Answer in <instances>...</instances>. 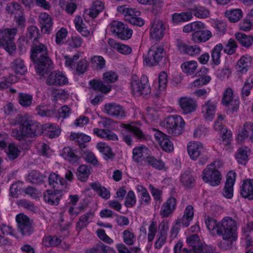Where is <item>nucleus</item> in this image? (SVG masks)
<instances>
[{
    "mask_svg": "<svg viewBox=\"0 0 253 253\" xmlns=\"http://www.w3.org/2000/svg\"><path fill=\"white\" fill-rule=\"evenodd\" d=\"M205 223L211 234H217L222 236L223 241L219 245L221 249H230L233 242L237 240L236 222L232 218L227 216L217 222L213 218L207 216H205Z\"/></svg>",
    "mask_w": 253,
    "mask_h": 253,
    "instance_id": "1",
    "label": "nucleus"
},
{
    "mask_svg": "<svg viewBox=\"0 0 253 253\" xmlns=\"http://www.w3.org/2000/svg\"><path fill=\"white\" fill-rule=\"evenodd\" d=\"M11 123L14 126L19 125L20 130L15 127L12 129L11 131L12 136L18 140H21L25 136H36L42 133L41 126L33 122L27 115H18Z\"/></svg>",
    "mask_w": 253,
    "mask_h": 253,
    "instance_id": "2",
    "label": "nucleus"
},
{
    "mask_svg": "<svg viewBox=\"0 0 253 253\" xmlns=\"http://www.w3.org/2000/svg\"><path fill=\"white\" fill-rule=\"evenodd\" d=\"M31 58L36 64L37 73L43 76L51 68L53 62L47 56V48L44 44H39L31 50Z\"/></svg>",
    "mask_w": 253,
    "mask_h": 253,
    "instance_id": "3",
    "label": "nucleus"
},
{
    "mask_svg": "<svg viewBox=\"0 0 253 253\" xmlns=\"http://www.w3.org/2000/svg\"><path fill=\"white\" fill-rule=\"evenodd\" d=\"M222 165V163L220 160H215L207 165L201 175L203 181L212 187L220 185L222 175L217 169L220 168Z\"/></svg>",
    "mask_w": 253,
    "mask_h": 253,
    "instance_id": "4",
    "label": "nucleus"
},
{
    "mask_svg": "<svg viewBox=\"0 0 253 253\" xmlns=\"http://www.w3.org/2000/svg\"><path fill=\"white\" fill-rule=\"evenodd\" d=\"M185 122L179 115H171L166 118L162 122V126L169 134L178 135L182 133L185 126Z\"/></svg>",
    "mask_w": 253,
    "mask_h": 253,
    "instance_id": "5",
    "label": "nucleus"
},
{
    "mask_svg": "<svg viewBox=\"0 0 253 253\" xmlns=\"http://www.w3.org/2000/svg\"><path fill=\"white\" fill-rule=\"evenodd\" d=\"M17 31L15 28L0 30V45L9 54L14 53L16 49L14 40Z\"/></svg>",
    "mask_w": 253,
    "mask_h": 253,
    "instance_id": "6",
    "label": "nucleus"
},
{
    "mask_svg": "<svg viewBox=\"0 0 253 253\" xmlns=\"http://www.w3.org/2000/svg\"><path fill=\"white\" fill-rule=\"evenodd\" d=\"M117 11L118 13L123 14L126 20L131 24L141 27L145 24V21L142 18L138 17L140 15V12L135 8L123 5L118 6Z\"/></svg>",
    "mask_w": 253,
    "mask_h": 253,
    "instance_id": "7",
    "label": "nucleus"
},
{
    "mask_svg": "<svg viewBox=\"0 0 253 253\" xmlns=\"http://www.w3.org/2000/svg\"><path fill=\"white\" fill-rule=\"evenodd\" d=\"M129 87L132 94L135 96L141 94L146 95L151 91V88L148 84V80L144 77L142 80L136 75H132L130 79Z\"/></svg>",
    "mask_w": 253,
    "mask_h": 253,
    "instance_id": "8",
    "label": "nucleus"
},
{
    "mask_svg": "<svg viewBox=\"0 0 253 253\" xmlns=\"http://www.w3.org/2000/svg\"><path fill=\"white\" fill-rule=\"evenodd\" d=\"M165 55L163 46L156 44L151 47L147 56L144 58V62L147 66H156L162 60Z\"/></svg>",
    "mask_w": 253,
    "mask_h": 253,
    "instance_id": "9",
    "label": "nucleus"
},
{
    "mask_svg": "<svg viewBox=\"0 0 253 253\" xmlns=\"http://www.w3.org/2000/svg\"><path fill=\"white\" fill-rule=\"evenodd\" d=\"M188 154L192 160L196 161L199 158H203L204 161L200 160L201 163H205L208 158L205 157L206 153V148L204 144L199 141H191L188 143L187 146Z\"/></svg>",
    "mask_w": 253,
    "mask_h": 253,
    "instance_id": "10",
    "label": "nucleus"
},
{
    "mask_svg": "<svg viewBox=\"0 0 253 253\" xmlns=\"http://www.w3.org/2000/svg\"><path fill=\"white\" fill-rule=\"evenodd\" d=\"M222 103L229 110L234 112L239 109L240 101L238 98H234L232 89L228 88L223 94Z\"/></svg>",
    "mask_w": 253,
    "mask_h": 253,
    "instance_id": "11",
    "label": "nucleus"
},
{
    "mask_svg": "<svg viewBox=\"0 0 253 253\" xmlns=\"http://www.w3.org/2000/svg\"><path fill=\"white\" fill-rule=\"evenodd\" d=\"M46 83L50 85L62 86L68 84V79L64 73L56 71L47 76Z\"/></svg>",
    "mask_w": 253,
    "mask_h": 253,
    "instance_id": "12",
    "label": "nucleus"
},
{
    "mask_svg": "<svg viewBox=\"0 0 253 253\" xmlns=\"http://www.w3.org/2000/svg\"><path fill=\"white\" fill-rule=\"evenodd\" d=\"M178 105L184 114H189L194 112L197 108L196 100L191 97L184 96L178 100Z\"/></svg>",
    "mask_w": 253,
    "mask_h": 253,
    "instance_id": "13",
    "label": "nucleus"
},
{
    "mask_svg": "<svg viewBox=\"0 0 253 253\" xmlns=\"http://www.w3.org/2000/svg\"><path fill=\"white\" fill-rule=\"evenodd\" d=\"M166 27L161 20H156L151 24L150 29V37L155 41L162 39L165 33Z\"/></svg>",
    "mask_w": 253,
    "mask_h": 253,
    "instance_id": "14",
    "label": "nucleus"
},
{
    "mask_svg": "<svg viewBox=\"0 0 253 253\" xmlns=\"http://www.w3.org/2000/svg\"><path fill=\"white\" fill-rule=\"evenodd\" d=\"M16 220L18 229L23 235H29L32 232L31 223L27 216L20 213L16 216Z\"/></svg>",
    "mask_w": 253,
    "mask_h": 253,
    "instance_id": "15",
    "label": "nucleus"
},
{
    "mask_svg": "<svg viewBox=\"0 0 253 253\" xmlns=\"http://www.w3.org/2000/svg\"><path fill=\"white\" fill-rule=\"evenodd\" d=\"M121 126L125 129L126 131L123 133V139L128 145H131L132 140L131 135L128 134V133L133 134L139 137L142 135V131L134 123L127 125L123 124L121 125Z\"/></svg>",
    "mask_w": 253,
    "mask_h": 253,
    "instance_id": "16",
    "label": "nucleus"
},
{
    "mask_svg": "<svg viewBox=\"0 0 253 253\" xmlns=\"http://www.w3.org/2000/svg\"><path fill=\"white\" fill-rule=\"evenodd\" d=\"M154 137L156 142L164 151L170 152L173 150L172 142L169 137L163 132L155 130Z\"/></svg>",
    "mask_w": 253,
    "mask_h": 253,
    "instance_id": "17",
    "label": "nucleus"
},
{
    "mask_svg": "<svg viewBox=\"0 0 253 253\" xmlns=\"http://www.w3.org/2000/svg\"><path fill=\"white\" fill-rule=\"evenodd\" d=\"M194 208L191 205H188L184 211L183 216L178 218L175 221V224L181 227H188L194 217Z\"/></svg>",
    "mask_w": 253,
    "mask_h": 253,
    "instance_id": "18",
    "label": "nucleus"
},
{
    "mask_svg": "<svg viewBox=\"0 0 253 253\" xmlns=\"http://www.w3.org/2000/svg\"><path fill=\"white\" fill-rule=\"evenodd\" d=\"M39 21L42 32L43 34H50L52 30L53 25V22L51 17L47 13H41L39 16Z\"/></svg>",
    "mask_w": 253,
    "mask_h": 253,
    "instance_id": "19",
    "label": "nucleus"
},
{
    "mask_svg": "<svg viewBox=\"0 0 253 253\" xmlns=\"http://www.w3.org/2000/svg\"><path fill=\"white\" fill-rule=\"evenodd\" d=\"M177 205V201L175 198L170 197L161 207L160 215L162 217H168L171 216L175 211Z\"/></svg>",
    "mask_w": 253,
    "mask_h": 253,
    "instance_id": "20",
    "label": "nucleus"
},
{
    "mask_svg": "<svg viewBox=\"0 0 253 253\" xmlns=\"http://www.w3.org/2000/svg\"><path fill=\"white\" fill-rule=\"evenodd\" d=\"M212 37V33L211 30L204 29L193 32L191 40L194 43H200L208 41Z\"/></svg>",
    "mask_w": 253,
    "mask_h": 253,
    "instance_id": "21",
    "label": "nucleus"
},
{
    "mask_svg": "<svg viewBox=\"0 0 253 253\" xmlns=\"http://www.w3.org/2000/svg\"><path fill=\"white\" fill-rule=\"evenodd\" d=\"M216 108V103L209 100L202 106V113L203 117L207 121H211L214 117Z\"/></svg>",
    "mask_w": 253,
    "mask_h": 253,
    "instance_id": "22",
    "label": "nucleus"
},
{
    "mask_svg": "<svg viewBox=\"0 0 253 253\" xmlns=\"http://www.w3.org/2000/svg\"><path fill=\"white\" fill-rule=\"evenodd\" d=\"M253 61V57L248 54L242 56L237 61L236 68L240 74H243L247 72Z\"/></svg>",
    "mask_w": 253,
    "mask_h": 253,
    "instance_id": "23",
    "label": "nucleus"
},
{
    "mask_svg": "<svg viewBox=\"0 0 253 253\" xmlns=\"http://www.w3.org/2000/svg\"><path fill=\"white\" fill-rule=\"evenodd\" d=\"M240 194L244 198L253 200V179L248 178L243 181Z\"/></svg>",
    "mask_w": 253,
    "mask_h": 253,
    "instance_id": "24",
    "label": "nucleus"
},
{
    "mask_svg": "<svg viewBox=\"0 0 253 253\" xmlns=\"http://www.w3.org/2000/svg\"><path fill=\"white\" fill-rule=\"evenodd\" d=\"M104 111L107 114L121 119L125 116L124 110L122 108L116 104L109 103L104 106Z\"/></svg>",
    "mask_w": 253,
    "mask_h": 253,
    "instance_id": "25",
    "label": "nucleus"
},
{
    "mask_svg": "<svg viewBox=\"0 0 253 253\" xmlns=\"http://www.w3.org/2000/svg\"><path fill=\"white\" fill-rule=\"evenodd\" d=\"M61 196L62 192L60 190H47L44 192L43 198L44 201L49 204L57 205Z\"/></svg>",
    "mask_w": 253,
    "mask_h": 253,
    "instance_id": "26",
    "label": "nucleus"
},
{
    "mask_svg": "<svg viewBox=\"0 0 253 253\" xmlns=\"http://www.w3.org/2000/svg\"><path fill=\"white\" fill-rule=\"evenodd\" d=\"M192 18V14L189 10L186 12L173 13L171 16V21L174 25H180L191 20Z\"/></svg>",
    "mask_w": 253,
    "mask_h": 253,
    "instance_id": "27",
    "label": "nucleus"
},
{
    "mask_svg": "<svg viewBox=\"0 0 253 253\" xmlns=\"http://www.w3.org/2000/svg\"><path fill=\"white\" fill-rule=\"evenodd\" d=\"M251 132H253V125L250 122L245 123L243 126L241 127L236 136L237 140L242 143L248 138Z\"/></svg>",
    "mask_w": 253,
    "mask_h": 253,
    "instance_id": "28",
    "label": "nucleus"
},
{
    "mask_svg": "<svg viewBox=\"0 0 253 253\" xmlns=\"http://www.w3.org/2000/svg\"><path fill=\"white\" fill-rule=\"evenodd\" d=\"M104 8V3L101 1L97 0L93 2L89 8L85 9L84 14L88 15L92 18H95Z\"/></svg>",
    "mask_w": 253,
    "mask_h": 253,
    "instance_id": "29",
    "label": "nucleus"
},
{
    "mask_svg": "<svg viewBox=\"0 0 253 253\" xmlns=\"http://www.w3.org/2000/svg\"><path fill=\"white\" fill-rule=\"evenodd\" d=\"M93 133L97 137L102 139L113 141L118 139L117 134L109 130L96 127L93 129Z\"/></svg>",
    "mask_w": 253,
    "mask_h": 253,
    "instance_id": "30",
    "label": "nucleus"
},
{
    "mask_svg": "<svg viewBox=\"0 0 253 253\" xmlns=\"http://www.w3.org/2000/svg\"><path fill=\"white\" fill-rule=\"evenodd\" d=\"M149 152L148 148L144 145L136 146L132 151V159L136 162H140L143 157L149 154Z\"/></svg>",
    "mask_w": 253,
    "mask_h": 253,
    "instance_id": "31",
    "label": "nucleus"
},
{
    "mask_svg": "<svg viewBox=\"0 0 253 253\" xmlns=\"http://www.w3.org/2000/svg\"><path fill=\"white\" fill-rule=\"evenodd\" d=\"M250 150L247 147L239 148L236 154L235 159L237 162L241 165H245L249 160Z\"/></svg>",
    "mask_w": 253,
    "mask_h": 253,
    "instance_id": "32",
    "label": "nucleus"
},
{
    "mask_svg": "<svg viewBox=\"0 0 253 253\" xmlns=\"http://www.w3.org/2000/svg\"><path fill=\"white\" fill-rule=\"evenodd\" d=\"M77 30L84 37H88L93 34V32L88 30L84 23L82 18L80 16H76L74 20Z\"/></svg>",
    "mask_w": 253,
    "mask_h": 253,
    "instance_id": "33",
    "label": "nucleus"
},
{
    "mask_svg": "<svg viewBox=\"0 0 253 253\" xmlns=\"http://www.w3.org/2000/svg\"><path fill=\"white\" fill-rule=\"evenodd\" d=\"M168 75L165 72H161L158 77V81L154 83L153 87L157 90V95L160 93V92L164 90L166 87L168 82Z\"/></svg>",
    "mask_w": 253,
    "mask_h": 253,
    "instance_id": "34",
    "label": "nucleus"
},
{
    "mask_svg": "<svg viewBox=\"0 0 253 253\" xmlns=\"http://www.w3.org/2000/svg\"><path fill=\"white\" fill-rule=\"evenodd\" d=\"M189 10L192 15H194L199 19H205L208 18L210 14V11L208 9L201 5H195Z\"/></svg>",
    "mask_w": 253,
    "mask_h": 253,
    "instance_id": "35",
    "label": "nucleus"
},
{
    "mask_svg": "<svg viewBox=\"0 0 253 253\" xmlns=\"http://www.w3.org/2000/svg\"><path fill=\"white\" fill-rule=\"evenodd\" d=\"M182 71L187 75L194 74L197 70L198 64L195 60L186 61L181 65Z\"/></svg>",
    "mask_w": 253,
    "mask_h": 253,
    "instance_id": "36",
    "label": "nucleus"
},
{
    "mask_svg": "<svg viewBox=\"0 0 253 253\" xmlns=\"http://www.w3.org/2000/svg\"><path fill=\"white\" fill-rule=\"evenodd\" d=\"M206 25L199 21L189 23L183 27L182 31L185 33H189L192 32H195L196 30H200L206 29Z\"/></svg>",
    "mask_w": 253,
    "mask_h": 253,
    "instance_id": "37",
    "label": "nucleus"
},
{
    "mask_svg": "<svg viewBox=\"0 0 253 253\" xmlns=\"http://www.w3.org/2000/svg\"><path fill=\"white\" fill-rule=\"evenodd\" d=\"M186 242L191 247L193 251L197 253L200 252L202 249V243L199 237L196 234H193L187 237Z\"/></svg>",
    "mask_w": 253,
    "mask_h": 253,
    "instance_id": "38",
    "label": "nucleus"
},
{
    "mask_svg": "<svg viewBox=\"0 0 253 253\" xmlns=\"http://www.w3.org/2000/svg\"><path fill=\"white\" fill-rule=\"evenodd\" d=\"M96 149L103 155L106 160L112 159L114 157L113 152L110 147L105 142H100L96 145Z\"/></svg>",
    "mask_w": 253,
    "mask_h": 253,
    "instance_id": "39",
    "label": "nucleus"
},
{
    "mask_svg": "<svg viewBox=\"0 0 253 253\" xmlns=\"http://www.w3.org/2000/svg\"><path fill=\"white\" fill-rule=\"evenodd\" d=\"M81 53L78 52L72 57L67 55H64L63 60L65 66L69 70H75L76 62L81 57Z\"/></svg>",
    "mask_w": 253,
    "mask_h": 253,
    "instance_id": "40",
    "label": "nucleus"
},
{
    "mask_svg": "<svg viewBox=\"0 0 253 253\" xmlns=\"http://www.w3.org/2000/svg\"><path fill=\"white\" fill-rule=\"evenodd\" d=\"M234 36L239 42L245 47H249L253 43V37L252 36L241 32L235 34Z\"/></svg>",
    "mask_w": 253,
    "mask_h": 253,
    "instance_id": "41",
    "label": "nucleus"
},
{
    "mask_svg": "<svg viewBox=\"0 0 253 253\" xmlns=\"http://www.w3.org/2000/svg\"><path fill=\"white\" fill-rule=\"evenodd\" d=\"M90 186L102 198L108 199L110 197V191L105 187L102 186L97 183H91Z\"/></svg>",
    "mask_w": 253,
    "mask_h": 253,
    "instance_id": "42",
    "label": "nucleus"
},
{
    "mask_svg": "<svg viewBox=\"0 0 253 253\" xmlns=\"http://www.w3.org/2000/svg\"><path fill=\"white\" fill-rule=\"evenodd\" d=\"M223 48L222 44L218 43L213 47L211 50V59L213 63L215 65H218L220 63L221 52Z\"/></svg>",
    "mask_w": 253,
    "mask_h": 253,
    "instance_id": "43",
    "label": "nucleus"
},
{
    "mask_svg": "<svg viewBox=\"0 0 253 253\" xmlns=\"http://www.w3.org/2000/svg\"><path fill=\"white\" fill-rule=\"evenodd\" d=\"M225 16L233 23L238 21L243 16V13L240 9L227 10L225 12Z\"/></svg>",
    "mask_w": 253,
    "mask_h": 253,
    "instance_id": "44",
    "label": "nucleus"
},
{
    "mask_svg": "<svg viewBox=\"0 0 253 253\" xmlns=\"http://www.w3.org/2000/svg\"><path fill=\"white\" fill-rule=\"evenodd\" d=\"M89 84L91 88L102 93H107L111 90L110 86L104 85L100 81L91 80Z\"/></svg>",
    "mask_w": 253,
    "mask_h": 253,
    "instance_id": "45",
    "label": "nucleus"
},
{
    "mask_svg": "<svg viewBox=\"0 0 253 253\" xmlns=\"http://www.w3.org/2000/svg\"><path fill=\"white\" fill-rule=\"evenodd\" d=\"M211 26L215 30L219 35H223L226 32L227 25L225 22L222 20L217 19L211 20Z\"/></svg>",
    "mask_w": 253,
    "mask_h": 253,
    "instance_id": "46",
    "label": "nucleus"
},
{
    "mask_svg": "<svg viewBox=\"0 0 253 253\" xmlns=\"http://www.w3.org/2000/svg\"><path fill=\"white\" fill-rule=\"evenodd\" d=\"M136 190L140 198V202L141 204H148L151 201V197L146 188L141 185L136 187Z\"/></svg>",
    "mask_w": 253,
    "mask_h": 253,
    "instance_id": "47",
    "label": "nucleus"
},
{
    "mask_svg": "<svg viewBox=\"0 0 253 253\" xmlns=\"http://www.w3.org/2000/svg\"><path fill=\"white\" fill-rule=\"evenodd\" d=\"M48 182L50 186L53 188L58 187L59 185H66L67 183L65 180L59 178V176L55 173H51L48 177Z\"/></svg>",
    "mask_w": 253,
    "mask_h": 253,
    "instance_id": "48",
    "label": "nucleus"
},
{
    "mask_svg": "<svg viewBox=\"0 0 253 253\" xmlns=\"http://www.w3.org/2000/svg\"><path fill=\"white\" fill-rule=\"evenodd\" d=\"M146 163L153 168L159 170L165 169V164L160 159H157L153 156H148L146 159Z\"/></svg>",
    "mask_w": 253,
    "mask_h": 253,
    "instance_id": "49",
    "label": "nucleus"
},
{
    "mask_svg": "<svg viewBox=\"0 0 253 253\" xmlns=\"http://www.w3.org/2000/svg\"><path fill=\"white\" fill-rule=\"evenodd\" d=\"M61 155L64 159L71 162H75L78 160V157L76 155L74 150L69 147H65L63 149Z\"/></svg>",
    "mask_w": 253,
    "mask_h": 253,
    "instance_id": "50",
    "label": "nucleus"
},
{
    "mask_svg": "<svg viewBox=\"0 0 253 253\" xmlns=\"http://www.w3.org/2000/svg\"><path fill=\"white\" fill-rule=\"evenodd\" d=\"M211 80V78L209 76H202L190 83L188 86L189 88L193 89L208 84Z\"/></svg>",
    "mask_w": 253,
    "mask_h": 253,
    "instance_id": "51",
    "label": "nucleus"
},
{
    "mask_svg": "<svg viewBox=\"0 0 253 253\" xmlns=\"http://www.w3.org/2000/svg\"><path fill=\"white\" fill-rule=\"evenodd\" d=\"M12 69L17 74H25L27 72V68L24 65L23 61L21 59H16L11 65Z\"/></svg>",
    "mask_w": 253,
    "mask_h": 253,
    "instance_id": "52",
    "label": "nucleus"
},
{
    "mask_svg": "<svg viewBox=\"0 0 253 253\" xmlns=\"http://www.w3.org/2000/svg\"><path fill=\"white\" fill-rule=\"evenodd\" d=\"M220 144L224 146H228L231 144L232 139V133L230 130L223 129L220 132Z\"/></svg>",
    "mask_w": 253,
    "mask_h": 253,
    "instance_id": "53",
    "label": "nucleus"
},
{
    "mask_svg": "<svg viewBox=\"0 0 253 253\" xmlns=\"http://www.w3.org/2000/svg\"><path fill=\"white\" fill-rule=\"evenodd\" d=\"M90 173V168L86 165H81L78 169L77 176L81 181H85Z\"/></svg>",
    "mask_w": 253,
    "mask_h": 253,
    "instance_id": "54",
    "label": "nucleus"
},
{
    "mask_svg": "<svg viewBox=\"0 0 253 253\" xmlns=\"http://www.w3.org/2000/svg\"><path fill=\"white\" fill-rule=\"evenodd\" d=\"M124 242L127 245H132L135 241V236L131 229L124 230L122 233Z\"/></svg>",
    "mask_w": 253,
    "mask_h": 253,
    "instance_id": "55",
    "label": "nucleus"
},
{
    "mask_svg": "<svg viewBox=\"0 0 253 253\" xmlns=\"http://www.w3.org/2000/svg\"><path fill=\"white\" fill-rule=\"evenodd\" d=\"M21 152L18 147L14 144L11 143L9 145L6 151L7 156L10 160H14L17 158Z\"/></svg>",
    "mask_w": 253,
    "mask_h": 253,
    "instance_id": "56",
    "label": "nucleus"
},
{
    "mask_svg": "<svg viewBox=\"0 0 253 253\" xmlns=\"http://www.w3.org/2000/svg\"><path fill=\"white\" fill-rule=\"evenodd\" d=\"M70 137V139L75 140L79 143L87 142L91 140L90 136L84 133L72 132L71 133Z\"/></svg>",
    "mask_w": 253,
    "mask_h": 253,
    "instance_id": "57",
    "label": "nucleus"
},
{
    "mask_svg": "<svg viewBox=\"0 0 253 253\" xmlns=\"http://www.w3.org/2000/svg\"><path fill=\"white\" fill-rule=\"evenodd\" d=\"M237 48V44L235 41L231 38L230 39L226 44H225L223 48L224 52L228 54L232 55L234 54Z\"/></svg>",
    "mask_w": 253,
    "mask_h": 253,
    "instance_id": "58",
    "label": "nucleus"
},
{
    "mask_svg": "<svg viewBox=\"0 0 253 253\" xmlns=\"http://www.w3.org/2000/svg\"><path fill=\"white\" fill-rule=\"evenodd\" d=\"M18 101L21 106L27 107L31 105L33 97L30 94L20 93L18 95Z\"/></svg>",
    "mask_w": 253,
    "mask_h": 253,
    "instance_id": "59",
    "label": "nucleus"
},
{
    "mask_svg": "<svg viewBox=\"0 0 253 253\" xmlns=\"http://www.w3.org/2000/svg\"><path fill=\"white\" fill-rule=\"evenodd\" d=\"M61 243V240L56 236H48L43 239L42 244L46 247L56 246Z\"/></svg>",
    "mask_w": 253,
    "mask_h": 253,
    "instance_id": "60",
    "label": "nucleus"
},
{
    "mask_svg": "<svg viewBox=\"0 0 253 253\" xmlns=\"http://www.w3.org/2000/svg\"><path fill=\"white\" fill-rule=\"evenodd\" d=\"M68 35V31L66 29L61 28L59 30L55 35V42L57 44H61L63 43Z\"/></svg>",
    "mask_w": 253,
    "mask_h": 253,
    "instance_id": "61",
    "label": "nucleus"
},
{
    "mask_svg": "<svg viewBox=\"0 0 253 253\" xmlns=\"http://www.w3.org/2000/svg\"><path fill=\"white\" fill-rule=\"evenodd\" d=\"M157 230V224L156 222L152 221L148 227L147 234V240L149 242H151L154 239Z\"/></svg>",
    "mask_w": 253,
    "mask_h": 253,
    "instance_id": "62",
    "label": "nucleus"
},
{
    "mask_svg": "<svg viewBox=\"0 0 253 253\" xmlns=\"http://www.w3.org/2000/svg\"><path fill=\"white\" fill-rule=\"evenodd\" d=\"M6 11L9 14H15L19 12H22L21 6L19 3L13 2L10 3L6 6Z\"/></svg>",
    "mask_w": 253,
    "mask_h": 253,
    "instance_id": "63",
    "label": "nucleus"
},
{
    "mask_svg": "<svg viewBox=\"0 0 253 253\" xmlns=\"http://www.w3.org/2000/svg\"><path fill=\"white\" fill-rule=\"evenodd\" d=\"M90 63L97 68L102 69L105 65V60L102 56H94L91 58Z\"/></svg>",
    "mask_w": 253,
    "mask_h": 253,
    "instance_id": "64",
    "label": "nucleus"
}]
</instances>
